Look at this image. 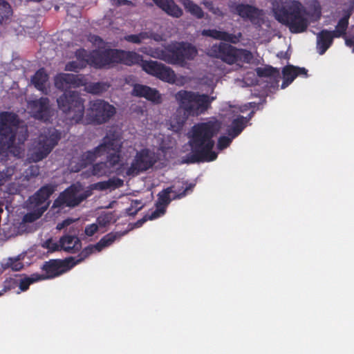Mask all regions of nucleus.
I'll return each instance as SVG.
<instances>
[{
	"mask_svg": "<svg viewBox=\"0 0 354 354\" xmlns=\"http://www.w3.org/2000/svg\"><path fill=\"white\" fill-rule=\"evenodd\" d=\"M3 292H4V290L2 292H0V296H1L3 294Z\"/></svg>",
	"mask_w": 354,
	"mask_h": 354,
	"instance_id": "nucleus-48",
	"label": "nucleus"
},
{
	"mask_svg": "<svg viewBox=\"0 0 354 354\" xmlns=\"http://www.w3.org/2000/svg\"><path fill=\"white\" fill-rule=\"evenodd\" d=\"M54 191L55 189L52 186H44L30 197L29 208L33 209L34 211L25 215V222H32L41 216L48 207V199Z\"/></svg>",
	"mask_w": 354,
	"mask_h": 354,
	"instance_id": "nucleus-12",
	"label": "nucleus"
},
{
	"mask_svg": "<svg viewBox=\"0 0 354 354\" xmlns=\"http://www.w3.org/2000/svg\"><path fill=\"white\" fill-rule=\"evenodd\" d=\"M43 247L47 248L50 252H54L61 250V245H59V241H55V240L50 239L44 242Z\"/></svg>",
	"mask_w": 354,
	"mask_h": 354,
	"instance_id": "nucleus-35",
	"label": "nucleus"
},
{
	"mask_svg": "<svg viewBox=\"0 0 354 354\" xmlns=\"http://www.w3.org/2000/svg\"><path fill=\"white\" fill-rule=\"evenodd\" d=\"M232 111H233V113H239V112H241L243 111L241 110L239 108H234V109Z\"/></svg>",
	"mask_w": 354,
	"mask_h": 354,
	"instance_id": "nucleus-46",
	"label": "nucleus"
},
{
	"mask_svg": "<svg viewBox=\"0 0 354 354\" xmlns=\"http://www.w3.org/2000/svg\"><path fill=\"white\" fill-rule=\"evenodd\" d=\"M143 207V203L140 201H133L131 202V207L127 209L129 215L136 214Z\"/></svg>",
	"mask_w": 354,
	"mask_h": 354,
	"instance_id": "nucleus-36",
	"label": "nucleus"
},
{
	"mask_svg": "<svg viewBox=\"0 0 354 354\" xmlns=\"http://www.w3.org/2000/svg\"><path fill=\"white\" fill-rule=\"evenodd\" d=\"M58 139V136L54 131L48 137L41 136L38 142L30 149L29 159L32 162H38L44 158L57 144Z\"/></svg>",
	"mask_w": 354,
	"mask_h": 354,
	"instance_id": "nucleus-18",
	"label": "nucleus"
},
{
	"mask_svg": "<svg viewBox=\"0 0 354 354\" xmlns=\"http://www.w3.org/2000/svg\"><path fill=\"white\" fill-rule=\"evenodd\" d=\"M100 228V227L97 223L90 224L85 227V234L88 236H91L94 235V234L97 232Z\"/></svg>",
	"mask_w": 354,
	"mask_h": 354,
	"instance_id": "nucleus-37",
	"label": "nucleus"
},
{
	"mask_svg": "<svg viewBox=\"0 0 354 354\" xmlns=\"http://www.w3.org/2000/svg\"><path fill=\"white\" fill-rule=\"evenodd\" d=\"M73 222V219H71V218L66 219L63 222L59 223L57 224V229L62 230L64 227L71 225Z\"/></svg>",
	"mask_w": 354,
	"mask_h": 354,
	"instance_id": "nucleus-41",
	"label": "nucleus"
},
{
	"mask_svg": "<svg viewBox=\"0 0 354 354\" xmlns=\"http://www.w3.org/2000/svg\"><path fill=\"white\" fill-rule=\"evenodd\" d=\"M57 101L68 123L73 124L82 120L84 110L83 100L77 93L65 92Z\"/></svg>",
	"mask_w": 354,
	"mask_h": 354,
	"instance_id": "nucleus-9",
	"label": "nucleus"
},
{
	"mask_svg": "<svg viewBox=\"0 0 354 354\" xmlns=\"http://www.w3.org/2000/svg\"><path fill=\"white\" fill-rule=\"evenodd\" d=\"M4 268H10L12 270L18 271L23 268L20 260V256L15 258H9L3 263Z\"/></svg>",
	"mask_w": 354,
	"mask_h": 354,
	"instance_id": "nucleus-33",
	"label": "nucleus"
},
{
	"mask_svg": "<svg viewBox=\"0 0 354 354\" xmlns=\"http://www.w3.org/2000/svg\"><path fill=\"white\" fill-rule=\"evenodd\" d=\"M133 95L136 96L144 97L146 99L156 103L161 101V96L159 93L148 86L143 85H136L132 91Z\"/></svg>",
	"mask_w": 354,
	"mask_h": 354,
	"instance_id": "nucleus-23",
	"label": "nucleus"
},
{
	"mask_svg": "<svg viewBox=\"0 0 354 354\" xmlns=\"http://www.w3.org/2000/svg\"><path fill=\"white\" fill-rule=\"evenodd\" d=\"M123 180L119 178H112L108 181L97 183L92 185L93 189L103 190L108 188H117L122 186Z\"/></svg>",
	"mask_w": 354,
	"mask_h": 354,
	"instance_id": "nucleus-29",
	"label": "nucleus"
},
{
	"mask_svg": "<svg viewBox=\"0 0 354 354\" xmlns=\"http://www.w3.org/2000/svg\"><path fill=\"white\" fill-rule=\"evenodd\" d=\"M220 124L209 122L195 125L189 133L192 161H212L217 153L212 151L214 142L212 140L218 131Z\"/></svg>",
	"mask_w": 354,
	"mask_h": 354,
	"instance_id": "nucleus-7",
	"label": "nucleus"
},
{
	"mask_svg": "<svg viewBox=\"0 0 354 354\" xmlns=\"http://www.w3.org/2000/svg\"><path fill=\"white\" fill-rule=\"evenodd\" d=\"M55 86L61 90L72 87L85 86V90L92 93H100L106 91L109 85L105 83H87V80L82 75L59 74L55 79Z\"/></svg>",
	"mask_w": 354,
	"mask_h": 354,
	"instance_id": "nucleus-10",
	"label": "nucleus"
},
{
	"mask_svg": "<svg viewBox=\"0 0 354 354\" xmlns=\"http://www.w3.org/2000/svg\"><path fill=\"white\" fill-rule=\"evenodd\" d=\"M180 1L183 5L187 11L190 12L192 15L198 18L203 16V11L198 5L194 3L190 0H180Z\"/></svg>",
	"mask_w": 354,
	"mask_h": 354,
	"instance_id": "nucleus-31",
	"label": "nucleus"
},
{
	"mask_svg": "<svg viewBox=\"0 0 354 354\" xmlns=\"http://www.w3.org/2000/svg\"><path fill=\"white\" fill-rule=\"evenodd\" d=\"M204 81V83L205 84H208V86L212 87L214 84H215V82L216 81V79L215 77H211L209 80V82H205V80Z\"/></svg>",
	"mask_w": 354,
	"mask_h": 354,
	"instance_id": "nucleus-42",
	"label": "nucleus"
},
{
	"mask_svg": "<svg viewBox=\"0 0 354 354\" xmlns=\"http://www.w3.org/2000/svg\"><path fill=\"white\" fill-rule=\"evenodd\" d=\"M158 157L153 151L149 149H142L136 153L131 166L128 168L123 167L124 174L127 176H136L146 171L153 166Z\"/></svg>",
	"mask_w": 354,
	"mask_h": 354,
	"instance_id": "nucleus-17",
	"label": "nucleus"
},
{
	"mask_svg": "<svg viewBox=\"0 0 354 354\" xmlns=\"http://www.w3.org/2000/svg\"><path fill=\"white\" fill-rule=\"evenodd\" d=\"M126 232L110 233L104 236L97 244L91 245L86 248L80 254L78 259L69 258L65 261L51 260L43 266L45 274H33L30 277L21 280L19 288L21 291L26 290L29 286L38 281L57 277L72 268L75 265L81 262L91 254L99 252L104 248L111 245L116 239L126 234Z\"/></svg>",
	"mask_w": 354,
	"mask_h": 354,
	"instance_id": "nucleus-3",
	"label": "nucleus"
},
{
	"mask_svg": "<svg viewBox=\"0 0 354 354\" xmlns=\"http://www.w3.org/2000/svg\"><path fill=\"white\" fill-rule=\"evenodd\" d=\"M89 194H86L80 184H75L66 189L60 194L54 202L53 208L65 205L68 207H74L86 198Z\"/></svg>",
	"mask_w": 354,
	"mask_h": 354,
	"instance_id": "nucleus-19",
	"label": "nucleus"
},
{
	"mask_svg": "<svg viewBox=\"0 0 354 354\" xmlns=\"http://www.w3.org/2000/svg\"><path fill=\"white\" fill-rule=\"evenodd\" d=\"M306 74V71L304 68H296L292 66L285 67L283 70V82L281 84V88H285L287 87L297 75H305Z\"/></svg>",
	"mask_w": 354,
	"mask_h": 354,
	"instance_id": "nucleus-26",
	"label": "nucleus"
},
{
	"mask_svg": "<svg viewBox=\"0 0 354 354\" xmlns=\"http://www.w3.org/2000/svg\"><path fill=\"white\" fill-rule=\"evenodd\" d=\"M115 113L114 106L103 100H95L90 102L86 111L88 122L103 123Z\"/></svg>",
	"mask_w": 354,
	"mask_h": 354,
	"instance_id": "nucleus-16",
	"label": "nucleus"
},
{
	"mask_svg": "<svg viewBox=\"0 0 354 354\" xmlns=\"http://www.w3.org/2000/svg\"><path fill=\"white\" fill-rule=\"evenodd\" d=\"M178 186L174 185L172 187L163 190L158 194V201L156 204V209L150 215L146 216L143 220L136 223L137 227H140L146 220L156 219L165 214V207L171 199L180 198L186 195L191 186L186 187L183 192L177 191Z\"/></svg>",
	"mask_w": 354,
	"mask_h": 354,
	"instance_id": "nucleus-15",
	"label": "nucleus"
},
{
	"mask_svg": "<svg viewBox=\"0 0 354 354\" xmlns=\"http://www.w3.org/2000/svg\"><path fill=\"white\" fill-rule=\"evenodd\" d=\"M274 73L275 71L271 67L257 69V73L261 76L272 75Z\"/></svg>",
	"mask_w": 354,
	"mask_h": 354,
	"instance_id": "nucleus-40",
	"label": "nucleus"
},
{
	"mask_svg": "<svg viewBox=\"0 0 354 354\" xmlns=\"http://www.w3.org/2000/svg\"><path fill=\"white\" fill-rule=\"evenodd\" d=\"M17 191V188H8V192L10 193V194H14Z\"/></svg>",
	"mask_w": 354,
	"mask_h": 354,
	"instance_id": "nucleus-44",
	"label": "nucleus"
},
{
	"mask_svg": "<svg viewBox=\"0 0 354 354\" xmlns=\"http://www.w3.org/2000/svg\"><path fill=\"white\" fill-rule=\"evenodd\" d=\"M35 86L43 93H48V75L43 69L39 70L32 80Z\"/></svg>",
	"mask_w": 354,
	"mask_h": 354,
	"instance_id": "nucleus-28",
	"label": "nucleus"
},
{
	"mask_svg": "<svg viewBox=\"0 0 354 354\" xmlns=\"http://www.w3.org/2000/svg\"><path fill=\"white\" fill-rule=\"evenodd\" d=\"M94 39L95 42L99 46L103 44L102 39L97 37H95Z\"/></svg>",
	"mask_w": 354,
	"mask_h": 354,
	"instance_id": "nucleus-43",
	"label": "nucleus"
},
{
	"mask_svg": "<svg viewBox=\"0 0 354 354\" xmlns=\"http://www.w3.org/2000/svg\"><path fill=\"white\" fill-rule=\"evenodd\" d=\"M155 3L168 15L178 17L182 15V10L172 0H153Z\"/></svg>",
	"mask_w": 354,
	"mask_h": 354,
	"instance_id": "nucleus-27",
	"label": "nucleus"
},
{
	"mask_svg": "<svg viewBox=\"0 0 354 354\" xmlns=\"http://www.w3.org/2000/svg\"><path fill=\"white\" fill-rule=\"evenodd\" d=\"M152 37L151 35H149L147 32H141L138 35H131L125 37V39L129 42L139 44L142 42L145 39ZM153 38L156 41L162 40V37L159 35H153Z\"/></svg>",
	"mask_w": 354,
	"mask_h": 354,
	"instance_id": "nucleus-30",
	"label": "nucleus"
},
{
	"mask_svg": "<svg viewBox=\"0 0 354 354\" xmlns=\"http://www.w3.org/2000/svg\"><path fill=\"white\" fill-rule=\"evenodd\" d=\"M26 128L19 124L15 114H0V159L8 153L19 157L23 152L22 145L26 139Z\"/></svg>",
	"mask_w": 354,
	"mask_h": 354,
	"instance_id": "nucleus-5",
	"label": "nucleus"
},
{
	"mask_svg": "<svg viewBox=\"0 0 354 354\" xmlns=\"http://www.w3.org/2000/svg\"><path fill=\"white\" fill-rule=\"evenodd\" d=\"M202 35L204 36L211 37L214 39L230 41L234 44L237 43L241 37V33L232 35L226 32L219 31L215 29L204 30L202 32Z\"/></svg>",
	"mask_w": 354,
	"mask_h": 354,
	"instance_id": "nucleus-25",
	"label": "nucleus"
},
{
	"mask_svg": "<svg viewBox=\"0 0 354 354\" xmlns=\"http://www.w3.org/2000/svg\"><path fill=\"white\" fill-rule=\"evenodd\" d=\"M232 11L244 19H249L253 24H259L256 28L260 26V21H263V12L251 6L237 4L232 6Z\"/></svg>",
	"mask_w": 354,
	"mask_h": 354,
	"instance_id": "nucleus-22",
	"label": "nucleus"
},
{
	"mask_svg": "<svg viewBox=\"0 0 354 354\" xmlns=\"http://www.w3.org/2000/svg\"><path fill=\"white\" fill-rule=\"evenodd\" d=\"M130 3V1H127V0H120V1H119V3H120V4H122V5H125V4H127V3Z\"/></svg>",
	"mask_w": 354,
	"mask_h": 354,
	"instance_id": "nucleus-45",
	"label": "nucleus"
},
{
	"mask_svg": "<svg viewBox=\"0 0 354 354\" xmlns=\"http://www.w3.org/2000/svg\"><path fill=\"white\" fill-rule=\"evenodd\" d=\"M11 14L10 5L4 1H0V24L5 22Z\"/></svg>",
	"mask_w": 354,
	"mask_h": 354,
	"instance_id": "nucleus-34",
	"label": "nucleus"
},
{
	"mask_svg": "<svg viewBox=\"0 0 354 354\" xmlns=\"http://www.w3.org/2000/svg\"><path fill=\"white\" fill-rule=\"evenodd\" d=\"M141 51L168 64L181 66L186 65V60L193 59L197 55V50L195 47L189 44L181 43L172 44L164 49L144 48L141 49Z\"/></svg>",
	"mask_w": 354,
	"mask_h": 354,
	"instance_id": "nucleus-8",
	"label": "nucleus"
},
{
	"mask_svg": "<svg viewBox=\"0 0 354 354\" xmlns=\"http://www.w3.org/2000/svg\"><path fill=\"white\" fill-rule=\"evenodd\" d=\"M205 6L216 16H222L223 12L218 8H215L211 1H204Z\"/></svg>",
	"mask_w": 354,
	"mask_h": 354,
	"instance_id": "nucleus-38",
	"label": "nucleus"
},
{
	"mask_svg": "<svg viewBox=\"0 0 354 354\" xmlns=\"http://www.w3.org/2000/svg\"><path fill=\"white\" fill-rule=\"evenodd\" d=\"M351 11H346L339 19L334 31L322 30L317 35V49L320 55H323L330 46L334 37L344 35L348 24Z\"/></svg>",
	"mask_w": 354,
	"mask_h": 354,
	"instance_id": "nucleus-13",
	"label": "nucleus"
},
{
	"mask_svg": "<svg viewBox=\"0 0 354 354\" xmlns=\"http://www.w3.org/2000/svg\"><path fill=\"white\" fill-rule=\"evenodd\" d=\"M75 57V61L70 62L66 65V71H77L88 64L101 68L111 63L132 65L142 62L141 56L135 52L105 48L93 51L89 58L84 50H80L77 52Z\"/></svg>",
	"mask_w": 354,
	"mask_h": 354,
	"instance_id": "nucleus-4",
	"label": "nucleus"
},
{
	"mask_svg": "<svg viewBox=\"0 0 354 354\" xmlns=\"http://www.w3.org/2000/svg\"><path fill=\"white\" fill-rule=\"evenodd\" d=\"M272 5L277 20L286 25L293 33L304 32L311 22L320 18L322 13L317 0H313L307 8L297 1L283 3L281 0H273Z\"/></svg>",
	"mask_w": 354,
	"mask_h": 354,
	"instance_id": "nucleus-2",
	"label": "nucleus"
},
{
	"mask_svg": "<svg viewBox=\"0 0 354 354\" xmlns=\"http://www.w3.org/2000/svg\"><path fill=\"white\" fill-rule=\"evenodd\" d=\"M28 110L34 118L44 121L48 120L53 113L49 106L48 99L46 97L29 102Z\"/></svg>",
	"mask_w": 354,
	"mask_h": 354,
	"instance_id": "nucleus-21",
	"label": "nucleus"
},
{
	"mask_svg": "<svg viewBox=\"0 0 354 354\" xmlns=\"http://www.w3.org/2000/svg\"><path fill=\"white\" fill-rule=\"evenodd\" d=\"M210 56L221 58L225 62L232 64L237 62H249L252 56V54L243 49H236L230 45L221 44L214 45L207 52Z\"/></svg>",
	"mask_w": 354,
	"mask_h": 354,
	"instance_id": "nucleus-11",
	"label": "nucleus"
},
{
	"mask_svg": "<svg viewBox=\"0 0 354 354\" xmlns=\"http://www.w3.org/2000/svg\"><path fill=\"white\" fill-rule=\"evenodd\" d=\"M116 221L114 215L111 212L102 214L97 219V223L100 228L114 223Z\"/></svg>",
	"mask_w": 354,
	"mask_h": 354,
	"instance_id": "nucleus-32",
	"label": "nucleus"
},
{
	"mask_svg": "<svg viewBox=\"0 0 354 354\" xmlns=\"http://www.w3.org/2000/svg\"><path fill=\"white\" fill-rule=\"evenodd\" d=\"M140 66L147 73L155 76L168 83L183 85L185 82L184 77L178 78L174 71L169 67L156 61H142Z\"/></svg>",
	"mask_w": 354,
	"mask_h": 354,
	"instance_id": "nucleus-14",
	"label": "nucleus"
},
{
	"mask_svg": "<svg viewBox=\"0 0 354 354\" xmlns=\"http://www.w3.org/2000/svg\"><path fill=\"white\" fill-rule=\"evenodd\" d=\"M345 44L352 49L354 53V32L344 36Z\"/></svg>",
	"mask_w": 354,
	"mask_h": 354,
	"instance_id": "nucleus-39",
	"label": "nucleus"
},
{
	"mask_svg": "<svg viewBox=\"0 0 354 354\" xmlns=\"http://www.w3.org/2000/svg\"><path fill=\"white\" fill-rule=\"evenodd\" d=\"M265 33L264 30H259L258 35L260 37L261 35H263Z\"/></svg>",
	"mask_w": 354,
	"mask_h": 354,
	"instance_id": "nucleus-47",
	"label": "nucleus"
},
{
	"mask_svg": "<svg viewBox=\"0 0 354 354\" xmlns=\"http://www.w3.org/2000/svg\"><path fill=\"white\" fill-rule=\"evenodd\" d=\"M214 98L207 95H200L190 91H180L178 92L176 99L180 104V108L169 120L168 128L175 132L179 131L183 128L188 116H197L204 113Z\"/></svg>",
	"mask_w": 354,
	"mask_h": 354,
	"instance_id": "nucleus-6",
	"label": "nucleus"
},
{
	"mask_svg": "<svg viewBox=\"0 0 354 354\" xmlns=\"http://www.w3.org/2000/svg\"><path fill=\"white\" fill-rule=\"evenodd\" d=\"M246 122L247 120L243 117L239 115H234L232 116V124L227 129L231 138L226 136L221 137L218 140V148L223 149L227 147L232 142V140L242 131Z\"/></svg>",
	"mask_w": 354,
	"mask_h": 354,
	"instance_id": "nucleus-20",
	"label": "nucleus"
},
{
	"mask_svg": "<svg viewBox=\"0 0 354 354\" xmlns=\"http://www.w3.org/2000/svg\"><path fill=\"white\" fill-rule=\"evenodd\" d=\"M61 250L68 252H76L82 248L80 239L76 236L65 235L59 239Z\"/></svg>",
	"mask_w": 354,
	"mask_h": 354,
	"instance_id": "nucleus-24",
	"label": "nucleus"
},
{
	"mask_svg": "<svg viewBox=\"0 0 354 354\" xmlns=\"http://www.w3.org/2000/svg\"><path fill=\"white\" fill-rule=\"evenodd\" d=\"M120 141L115 137L106 136L103 139L102 142L93 151L85 153L80 160L78 165H74L75 160L71 162L70 167L72 171L78 172L86 167L87 164L91 163L98 158L106 156L107 161L100 162L92 167V169L87 170L82 174L84 177L91 176H102L116 172L118 174L124 175L123 166L120 164L119 149Z\"/></svg>",
	"mask_w": 354,
	"mask_h": 354,
	"instance_id": "nucleus-1",
	"label": "nucleus"
}]
</instances>
